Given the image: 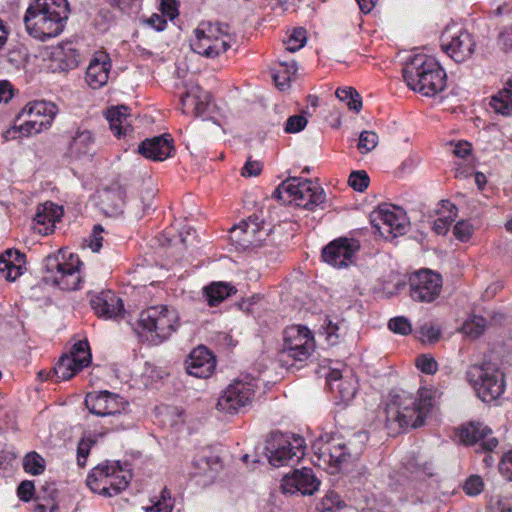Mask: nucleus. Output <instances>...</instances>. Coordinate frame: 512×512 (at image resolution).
Returning <instances> with one entry per match:
<instances>
[{"mask_svg":"<svg viewBox=\"0 0 512 512\" xmlns=\"http://www.w3.org/2000/svg\"><path fill=\"white\" fill-rule=\"evenodd\" d=\"M90 304L100 317L117 318L123 313L122 300L111 290L101 291L92 296Z\"/></svg>","mask_w":512,"mask_h":512,"instance_id":"obj_26","label":"nucleus"},{"mask_svg":"<svg viewBox=\"0 0 512 512\" xmlns=\"http://www.w3.org/2000/svg\"><path fill=\"white\" fill-rule=\"evenodd\" d=\"M105 117L115 136L120 137L130 130L131 124L128 107L124 105L110 107L107 109Z\"/></svg>","mask_w":512,"mask_h":512,"instance_id":"obj_30","label":"nucleus"},{"mask_svg":"<svg viewBox=\"0 0 512 512\" xmlns=\"http://www.w3.org/2000/svg\"><path fill=\"white\" fill-rule=\"evenodd\" d=\"M337 98L345 102L350 110L358 113L362 108V99L360 94L352 87L338 88L336 90Z\"/></svg>","mask_w":512,"mask_h":512,"instance_id":"obj_38","label":"nucleus"},{"mask_svg":"<svg viewBox=\"0 0 512 512\" xmlns=\"http://www.w3.org/2000/svg\"><path fill=\"white\" fill-rule=\"evenodd\" d=\"M0 273L9 281L16 280L22 275V266L15 264L12 259L0 256Z\"/></svg>","mask_w":512,"mask_h":512,"instance_id":"obj_42","label":"nucleus"},{"mask_svg":"<svg viewBox=\"0 0 512 512\" xmlns=\"http://www.w3.org/2000/svg\"><path fill=\"white\" fill-rule=\"evenodd\" d=\"M103 232V228L101 225H95L93 228L92 234L89 236V239L85 240L88 242V246L91 248L93 252H98L102 247L103 237L101 233Z\"/></svg>","mask_w":512,"mask_h":512,"instance_id":"obj_53","label":"nucleus"},{"mask_svg":"<svg viewBox=\"0 0 512 512\" xmlns=\"http://www.w3.org/2000/svg\"><path fill=\"white\" fill-rule=\"evenodd\" d=\"M69 13L67 0H34L23 19L26 31L41 41L56 37L63 31Z\"/></svg>","mask_w":512,"mask_h":512,"instance_id":"obj_2","label":"nucleus"},{"mask_svg":"<svg viewBox=\"0 0 512 512\" xmlns=\"http://www.w3.org/2000/svg\"><path fill=\"white\" fill-rule=\"evenodd\" d=\"M231 46V37L220 23L202 22L194 30L191 49L206 58H215Z\"/></svg>","mask_w":512,"mask_h":512,"instance_id":"obj_7","label":"nucleus"},{"mask_svg":"<svg viewBox=\"0 0 512 512\" xmlns=\"http://www.w3.org/2000/svg\"><path fill=\"white\" fill-rule=\"evenodd\" d=\"M34 483L32 481H22L17 489V494L22 501L28 502L34 494Z\"/></svg>","mask_w":512,"mask_h":512,"instance_id":"obj_55","label":"nucleus"},{"mask_svg":"<svg viewBox=\"0 0 512 512\" xmlns=\"http://www.w3.org/2000/svg\"><path fill=\"white\" fill-rule=\"evenodd\" d=\"M327 384L338 404H346L351 401L358 388L357 379L351 371L343 375L341 371L336 369L331 370L327 375Z\"/></svg>","mask_w":512,"mask_h":512,"instance_id":"obj_22","label":"nucleus"},{"mask_svg":"<svg viewBox=\"0 0 512 512\" xmlns=\"http://www.w3.org/2000/svg\"><path fill=\"white\" fill-rule=\"evenodd\" d=\"M453 233L458 240L465 242L472 236L473 227L469 222L461 220L455 224Z\"/></svg>","mask_w":512,"mask_h":512,"instance_id":"obj_52","label":"nucleus"},{"mask_svg":"<svg viewBox=\"0 0 512 512\" xmlns=\"http://www.w3.org/2000/svg\"><path fill=\"white\" fill-rule=\"evenodd\" d=\"M485 328L486 320L483 317L474 316L463 323L461 331L466 336L476 339L483 334Z\"/></svg>","mask_w":512,"mask_h":512,"instance_id":"obj_40","label":"nucleus"},{"mask_svg":"<svg viewBox=\"0 0 512 512\" xmlns=\"http://www.w3.org/2000/svg\"><path fill=\"white\" fill-rule=\"evenodd\" d=\"M465 376L483 402H492L504 393V373L494 363L485 362L481 365H471Z\"/></svg>","mask_w":512,"mask_h":512,"instance_id":"obj_5","label":"nucleus"},{"mask_svg":"<svg viewBox=\"0 0 512 512\" xmlns=\"http://www.w3.org/2000/svg\"><path fill=\"white\" fill-rule=\"evenodd\" d=\"M110 68L111 64L107 55L101 54L92 59L86 70L87 84L93 89L104 86L108 81Z\"/></svg>","mask_w":512,"mask_h":512,"instance_id":"obj_28","label":"nucleus"},{"mask_svg":"<svg viewBox=\"0 0 512 512\" xmlns=\"http://www.w3.org/2000/svg\"><path fill=\"white\" fill-rule=\"evenodd\" d=\"M281 66L283 67V71L273 73L272 78L275 85L280 90H285L289 86L291 77L296 74L297 66L295 62H291L290 64H281Z\"/></svg>","mask_w":512,"mask_h":512,"instance_id":"obj_41","label":"nucleus"},{"mask_svg":"<svg viewBox=\"0 0 512 512\" xmlns=\"http://www.w3.org/2000/svg\"><path fill=\"white\" fill-rule=\"evenodd\" d=\"M360 243L354 238H339L330 242L322 251L323 260L337 268L347 267L352 263Z\"/></svg>","mask_w":512,"mask_h":512,"instance_id":"obj_18","label":"nucleus"},{"mask_svg":"<svg viewBox=\"0 0 512 512\" xmlns=\"http://www.w3.org/2000/svg\"><path fill=\"white\" fill-rule=\"evenodd\" d=\"M62 216L61 207L53 203H45L38 207L37 214L34 218L38 227V233L48 235L54 230L56 221Z\"/></svg>","mask_w":512,"mask_h":512,"instance_id":"obj_29","label":"nucleus"},{"mask_svg":"<svg viewBox=\"0 0 512 512\" xmlns=\"http://www.w3.org/2000/svg\"><path fill=\"white\" fill-rule=\"evenodd\" d=\"M308 121L303 115L290 116L286 121L285 132L286 133H298L302 131Z\"/></svg>","mask_w":512,"mask_h":512,"instance_id":"obj_51","label":"nucleus"},{"mask_svg":"<svg viewBox=\"0 0 512 512\" xmlns=\"http://www.w3.org/2000/svg\"><path fill=\"white\" fill-rule=\"evenodd\" d=\"M85 405L92 414L104 417L121 415L126 411L128 402L118 394L100 391L87 394Z\"/></svg>","mask_w":512,"mask_h":512,"instance_id":"obj_17","label":"nucleus"},{"mask_svg":"<svg viewBox=\"0 0 512 512\" xmlns=\"http://www.w3.org/2000/svg\"><path fill=\"white\" fill-rule=\"evenodd\" d=\"M320 484V481L313 474L312 469L303 468L295 470L292 475L285 476L282 480V490L284 493L293 494L297 491L303 495H312Z\"/></svg>","mask_w":512,"mask_h":512,"instance_id":"obj_23","label":"nucleus"},{"mask_svg":"<svg viewBox=\"0 0 512 512\" xmlns=\"http://www.w3.org/2000/svg\"><path fill=\"white\" fill-rule=\"evenodd\" d=\"M484 483L480 476H470L463 485V490L469 496H476L483 491Z\"/></svg>","mask_w":512,"mask_h":512,"instance_id":"obj_49","label":"nucleus"},{"mask_svg":"<svg viewBox=\"0 0 512 512\" xmlns=\"http://www.w3.org/2000/svg\"><path fill=\"white\" fill-rule=\"evenodd\" d=\"M171 496L167 489L161 492V498L153 503L152 506L146 507V512H171L172 510Z\"/></svg>","mask_w":512,"mask_h":512,"instance_id":"obj_47","label":"nucleus"},{"mask_svg":"<svg viewBox=\"0 0 512 512\" xmlns=\"http://www.w3.org/2000/svg\"><path fill=\"white\" fill-rule=\"evenodd\" d=\"M499 472L509 481H512V450L506 452L499 463Z\"/></svg>","mask_w":512,"mask_h":512,"instance_id":"obj_54","label":"nucleus"},{"mask_svg":"<svg viewBox=\"0 0 512 512\" xmlns=\"http://www.w3.org/2000/svg\"><path fill=\"white\" fill-rule=\"evenodd\" d=\"M82 262L77 255L60 250L57 254L48 255L43 261L45 271L50 280L63 290L73 291L80 287L82 281L80 267Z\"/></svg>","mask_w":512,"mask_h":512,"instance_id":"obj_6","label":"nucleus"},{"mask_svg":"<svg viewBox=\"0 0 512 512\" xmlns=\"http://www.w3.org/2000/svg\"><path fill=\"white\" fill-rule=\"evenodd\" d=\"M440 205L441 210L439 212L443 215L434 221L433 230L438 235H444L448 232L451 223L456 218L458 210L449 200H442Z\"/></svg>","mask_w":512,"mask_h":512,"instance_id":"obj_33","label":"nucleus"},{"mask_svg":"<svg viewBox=\"0 0 512 512\" xmlns=\"http://www.w3.org/2000/svg\"><path fill=\"white\" fill-rule=\"evenodd\" d=\"M12 98L11 85L7 81H0V103L8 102Z\"/></svg>","mask_w":512,"mask_h":512,"instance_id":"obj_63","label":"nucleus"},{"mask_svg":"<svg viewBox=\"0 0 512 512\" xmlns=\"http://www.w3.org/2000/svg\"><path fill=\"white\" fill-rule=\"evenodd\" d=\"M500 41L505 51H512V26L500 34Z\"/></svg>","mask_w":512,"mask_h":512,"instance_id":"obj_64","label":"nucleus"},{"mask_svg":"<svg viewBox=\"0 0 512 512\" xmlns=\"http://www.w3.org/2000/svg\"><path fill=\"white\" fill-rule=\"evenodd\" d=\"M234 293L236 289L225 282H213L203 288V295L209 306H217Z\"/></svg>","mask_w":512,"mask_h":512,"instance_id":"obj_32","label":"nucleus"},{"mask_svg":"<svg viewBox=\"0 0 512 512\" xmlns=\"http://www.w3.org/2000/svg\"><path fill=\"white\" fill-rule=\"evenodd\" d=\"M420 333L423 337H426L431 342L437 341L441 335L439 327L432 324L422 325L420 328Z\"/></svg>","mask_w":512,"mask_h":512,"instance_id":"obj_59","label":"nucleus"},{"mask_svg":"<svg viewBox=\"0 0 512 512\" xmlns=\"http://www.w3.org/2000/svg\"><path fill=\"white\" fill-rule=\"evenodd\" d=\"M441 47L455 62L461 63L473 54L475 42L465 30H459L454 35L445 32L441 38Z\"/></svg>","mask_w":512,"mask_h":512,"instance_id":"obj_20","label":"nucleus"},{"mask_svg":"<svg viewBox=\"0 0 512 512\" xmlns=\"http://www.w3.org/2000/svg\"><path fill=\"white\" fill-rule=\"evenodd\" d=\"M403 77L409 88L424 96L432 97L446 87V73L426 55H416L403 68Z\"/></svg>","mask_w":512,"mask_h":512,"instance_id":"obj_3","label":"nucleus"},{"mask_svg":"<svg viewBox=\"0 0 512 512\" xmlns=\"http://www.w3.org/2000/svg\"><path fill=\"white\" fill-rule=\"evenodd\" d=\"M161 10L163 14L168 16L170 19H174L178 16V3L176 0H162Z\"/></svg>","mask_w":512,"mask_h":512,"instance_id":"obj_60","label":"nucleus"},{"mask_svg":"<svg viewBox=\"0 0 512 512\" xmlns=\"http://www.w3.org/2000/svg\"><path fill=\"white\" fill-rule=\"evenodd\" d=\"M306 34V30L302 27L294 29L288 39L284 41L286 50L289 52H295L301 49L306 43Z\"/></svg>","mask_w":512,"mask_h":512,"instance_id":"obj_43","label":"nucleus"},{"mask_svg":"<svg viewBox=\"0 0 512 512\" xmlns=\"http://www.w3.org/2000/svg\"><path fill=\"white\" fill-rule=\"evenodd\" d=\"M92 442L89 440L82 439L78 443L77 447V462L78 465L84 467L86 464V459L89 454Z\"/></svg>","mask_w":512,"mask_h":512,"instance_id":"obj_58","label":"nucleus"},{"mask_svg":"<svg viewBox=\"0 0 512 512\" xmlns=\"http://www.w3.org/2000/svg\"><path fill=\"white\" fill-rule=\"evenodd\" d=\"M51 59L55 70L68 71L79 64V53L72 42H63L53 48Z\"/></svg>","mask_w":512,"mask_h":512,"instance_id":"obj_27","label":"nucleus"},{"mask_svg":"<svg viewBox=\"0 0 512 512\" xmlns=\"http://www.w3.org/2000/svg\"><path fill=\"white\" fill-rule=\"evenodd\" d=\"M57 106L48 101H33L28 103L21 111L20 116H27L23 130L26 134H38L48 129L56 114Z\"/></svg>","mask_w":512,"mask_h":512,"instance_id":"obj_14","label":"nucleus"},{"mask_svg":"<svg viewBox=\"0 0 512 512\" xmlns=\"http://www.w3.org/2000/svg\"><path fill=\"white\" fill-rule=\"evenodd\" d=\"M255 384L250 381L235 380L219 397L217 409L225 413H237L250 404L255 396Z\"/></svg>","mask_w":512,"mask_h":512,"instance_id":"obj_13","label":"nucleus"},{"mask_svg":"<svg viewBox=\"0 0 512 512\" xmlns=\"http://www.w3.org/2000/svg\"><path fill=\"white\" fill-rule=\"evenodd\" d=\"M388 327L394 333L401 335H408L412 331L411 323L403 316L392 318L388 323Z\"/></svg>","mask_w":512,"mask_h":512,"instance_id":"obj_48","label":"nucleus"},{"mask_svg":"<svg viewBox=\"0 0 512 512\" xmlns=\"http://www.w3.org/2000/svg\"><path fill=\"white\" fill-rule=\"evenodd\" d=\"M262 170V165L258 161L248 160L242 168V175L246 177L257 176Z\"/></svg>","mask_w":512,"mask_h":512,"instance_id":"obj_61","label":"nucleus"},{"mask_svg":"<svg viewBox=\"0 0 512 512\" xmlns=\"http://www.w3.org/2000/svg\"><path fill=\"white\" fill-rule=\"evenodd\" d=\"M187 373L197 378L209 377L216 366L215 357L204 346L195 348L185 362Z\"/></svg>","mask_w":512,"mask_h":512,"instance_id":"obj_25","label":"nucleus"},{"mask_svg":"<svg viewBox=\"0 0 512 512\" xmlns=\"http://www.w3.org/2000/svg\"><path fill=\"white\" fill-rule=\"evenodd\" d=\"M471 144L466 141H459L454 148V154L460 158H465L471 152Z\"/></svg>","mask_w":512,"mask_h":512,"instance_id":"obj_62","label":"nucleus"},{"mask_svg":"<svg viewBox=\"0 0 512 512\" xmlns=\"http://www.w3.org/2000/svg\"><path fill=\"white\" fill-rule=\"evenodd\" d=\"M305 440L294 434L275 432L266 441L269 463L274 467L292 465L304 456Z\"/></svg>","mask_w":512,"mask_h":512,"instance_id":"obj_8","label":"nucleus"},{"mask_svg":"<svg viewBox=\"0 0 512 512\" xmlns=\"http://www.w3.org/2000/svg\"><path fill=\"white\" fill-rule=\"evenodd\" d=\"M174 152L173 139L169 134L145 139L138 146V153L153 161H163Z\"/></svg>","mask_w":512,"mask_h":512,"instance_id":"obj_24","label":"nucleus"},{"mask_svg":"<svg viewBox=\"0 0 512 512\" xmlns=\"http://www.w3.org/2000/svg\"><path fill=\"white\" fill-rule=\"evenodd\" d=\"M370 183V178L366 171L357 170L351 172L348 178V184L357 192L365 191Z\"/></svg>","mask_w":512,"mask_h":512,"instance_id":"obj_44","label":"nucleus"},{"mask_svg":"<svg viewBox=\"0 0 512 512\" xmlns=\"http://www.w3.org/2000/svg\"><path fill=\"white\" fill-rule=\"evenodd\" d=\"M315 342L311 331L301 325L290 326L284 331L281 357L304 362L314 351Z\"/></svg>","mask_w":512,"mask_h":512,"instance_id":"obj_11","label":"nucleus"},{"mask_svg":"<svg viewBox=\"0 0 512 512\" xmlns=\"http://www.w3.org/2000/svg\"><path fill=\"white\" fill-rule=\"evenodd\" d=\"M378 144V136L373 131H363L359 136L358 149L364 154L372 151Z\"/></svg>","mask_w":512,"mask_h":512,"instance_id":"obj_46","label":"nucleus"},{"mask_svg":"<svg viewBox=\"0 0 512 512\" xmlns=\"http://www.w3.org/2000/svg\"><path fill=\"white\" fill-rule=\"evenodd\" d=\"M273 196L284 204H294L311 211L326 200L321 187L311 180L298 177H290L283 181L273 192Z\"/></svg>","mask_w":512,"mask_h":512,"instance_id":"obj_4","label":"nucleus"},{"mask_svg":"<svg viewBox=\"0 0 512 512\" xmlns=\"http://www.w3.org/2000/svg\"><path fill=\"white\" fill-rule=\"evenodd\" d=\"M372 226L382 236L396 237L405 233L408 219L403 210L387 204L380 205L370 215Z\"/></svg>","mask_w":512,"mask_h":512,"instance_id":"obj_12","label":"nucleus"},{"mask_svg":"<svg viewBox=\"0 0 512 512\" xmlns=\"http://www.w3.org/2000/svg\"><path fill=\"white\" fill-rule=\"evenodd\" d=\"M24 123L20 124L19 126L13 125L9 129L3 132L2 137L4 141H9L12 139H17L21 137H29L32 134H26V131L23 130Z\"/></svg>","mask_w":512,"mask_h":512,"instance_id":"obj_56","label":"nucleus"},{"mask_svg":"<svg viewBox=\"0 0 512 512\" xmlns=\"http://www.w3.org/2000/svg\"><path fill=\"white\" fill-rule=\"evenodd\" d=\"M24 123L20 124L19 126L13 125L9 129L3 132L2 137L4 141H9L12 139H17L21 137H29L32 134H26V131L23 130Z\"/></svg>","mask_w":512,"mask_h":512,"instance_id":"obj_57","label":"nucleus"},{"mask_svg":"<svg viewBox=\"0 0 512 512\" xmlns=\"http://www.w3.org/2000/svg\"><path fill=\"white\" fill-rule=\"evenodd\" d=\"M23 468L32 475L42 474L45 470V460L37 452H30L23 459Z\"/></svg>","mask_w":512,"mask_h":512,"instance_id":"obj_39","label":"nucleus"},{"mask_svg":"<svg viewBox=\"0 0 512 512\" xmlns=\"http://www.w3.org/2000/svg\"><path fill=\"white\" fill-rule=\"evenodd\" d=\"M458 436L465 445L479 444L482 450L492 451L498 445L492 430L481 422H470L459 429Z\"/></svg>","mask_w":512,"mask_h":512,"instance_id":"obj_21","label":"nucleus"},{"mask_svg":"<svg viewBox=\"0 0 512 512\" xmlns=\"http://www.w3.org/2000/svg\"><path fill=\"white\" fill-rule=\"evenodd\" d=\"M490 105L496 113L504 116L512 115V80L497 95L492 97Z\"/></svg>","mask_w":512,"mask_h":512,"instance_id":"obj_35","label":"nucleus"},{"mask_svg":"<svg viewBox=\"0 0 512 512\" xmlns=\"http://www.w3.org/2000/svg\"><path fill=\"white\" fill-rule=\"evenodd\" d=\"M140 327L149 332L159 343L167 340L179 327L175 308L155 305L143 310L138 319Z\"/></svg>","mask_w":512,"mask_h":512,"instance_id":"obj_10","label":"nucleus"},{"mask_svg":"<svg viewBox=\"0 0 512 512\" xmlns=\"http://www.w3.org/2000/svg\"><path fill=\"white\" fill-rule=\"evenodd\" d=\"M367 441V432L359 431L347 443H339L329 448L328 453L323 452L324 462L334 464L335 467L352 462L361 455Z\"/></svg>","mask_w":512,"mask_h":512,"instance_id":"obj_16","label":"nucleus"},{"mask_svg":"<svg viewBox=\"0 0 512 512\" xmlns=\"http://www.w3.org/2000/svg\"><path fill=\"white\" fill-rule=\"evenodd\" d=\"M92 144V133L88 130H78L70 142L69 152L73 157L79 158L90 153Z\"/></svg>","mask_w":512,"mask_h":512,"instance_id":"obj_34","label":"nucleus"},{"mask_svg":"<svg viewBox=\"0 0 512 512\" xmlns=\"http://www.w3.org/2000/svg\"><path fill=\"white\" fill-rule=\"evenodd\" d=\"M209 94L203 91L199 86L192 87L181 97V104L184 108L193 106L196 116L202 115L209 104Z\"/></svg>","mask_w":512,"mask_h":512,"instance_id":"obj_31","label":"nucleus"},{"mask_svg":"<svg viewBox=\"0 0 512 512\" xmlns=\"http://www.w3.org/2000/svg\"><path fill=\"white\" fill-rule=\"evenodd\" d=\"M416 366L425 374H434L438 369L436 360L428 355H420L416 358Z\"/></svg>","mask_w":512,"mask_h":512,"instance_id":"obj_50","label":"nucleus"},{"mask_svg":"<svg viewBox=\"0 0 512 512\" xmlns=\"http://www.w3.org/2000/svg\"><path fill=\"white\" fill-rule=\"evenodd\" d=\"M231 238L242 247L260 246L267 236L258 216H250L231 229Z\"/></svg>","mask_w":512,"mask_h":512,"instance_id":"obj_19","label":"nucleus"},{"mask_svg":"<svg viewBox=\"0 0 512 512\" xmlns=\"http://www.w3.org/2000/svg\"><path fill=\"white\" fill-rule=\"evenodd\" d=\"M68 356L75 360L78 368L83 369L89 366L91 363V353L87 340H80L75 343Z\"/></svg>","mask_w":512,"mask_h":512,"instance_id":"obj_37","label":"nucleus"},{"mask_svg":"<svg viewBox=\"0 0 512 512\" xmlns=\"http://www.w3.org/2000/svg\"><path fill=\"white\" fill-rule=\"evenodd\" d=\"M131 480V473L125 471L119 462L100 464L89 473L87 486L104 496H114L126 489Z\"/></svg>","mask_w":512,"mask_h":512,"instance_id":"obj_9","label":"nucleus"},{"mask_svg":"<svg viewBox=\"0 0 512 512\" xmlns=\"http://www.w3.org/2000/svg\"><path fill=\"white\" fill-rule=\"evenodd\" d=\"M442 288V278L431 270H421L410 277V296L419 302H432Z\"/></svg>","mask_w":512,"mask_h":512,"instance_id":"obj_15","label":"nucleus"},{"mask_svg":"<svg viewBox=\"0 0 512 512\" xmlns=\"http://www.w3.org/2000/svg\"><path fill=\"white\" fill-rule=\"evenodd\" d=\"M81 370L82 368H78V364L75 363V360L68 355L62 356L53 369L57 381L69 380Z\"/></svg>","mask_w":512,"mask_h":512,"instance_id":"obj_36","label":"nucleus"},{"mask_svg":"<svg viewBox=\"0 0 512 512\" xmlns=\"http://www.w3.org/2000/svg\"><path fill=\"white\" fill-rule=\"evenodd\" d=\"M125 196L126 193L124 189L119 185L106 189L102 194L103 201L112 202L115 209L121 208L124 203Z\"/></svg>","mask_w":512,"mask_h":512,"instance_id":"obj_45","label":"nucleus"},{"mask_svg":"<svg viewBox=\"0 0 512 512\" xmlns=\"http://www.w3.org/2000/svg\"><path fill=\"white\" fill-rule=\"evenodd\" d=\"M432 406V392L427 388L419 389L416 396L406 391L395 393L386 405V426L396 433L418 428L424 424Z\"/></svg>","mask_w":512,"mask_h":512,"instance_id":"obj_1","label":"nucleus"}]
</instances>
